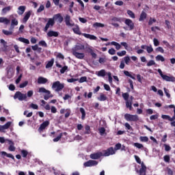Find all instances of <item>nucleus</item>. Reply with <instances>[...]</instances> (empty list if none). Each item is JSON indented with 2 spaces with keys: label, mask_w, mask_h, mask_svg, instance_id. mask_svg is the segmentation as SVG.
<instances>
[{
  "label": "nucleus",
  "mask_w": 175,
  "mask_h": 175,
  "mask_svg": "<svg viewBox=\"0 0 175 175\" xmlns=\"http://www.w3.org/2000/svg\"><path fill=\"white\" fill-rule=\"evenodd\" d=\"M116 154V150L114 148L110 147L107 150L104 151V157H109V155H114Z\"/></svg>",
  "instance_id": "10"
},
{
  "label": "nucleus",
  "mask_w": 175,
  "mask_h": 175,
  "mask_svg": "<svg viewBox=\"0 0 175 175\" xmlns=\"http://www.w3.org/2000/svg\"><path fill=\"white\" fill-rule=\"evenodd\" d=\"M156 61H161V62H165V57L161 55H158L156 56Z\"/></svg>",
  "instance_id": "39"
},
{
  "label": "nucleus",
  "mask_w": 175,
  "mask_h": 175,
  "mask_svg": "<svg viewBox=\"0 0 175 175\" xmlns=\"http://www.w3.org/2000/svg\"><path fill=\"white\" fill-rule=\"evenodd\" d=\"M49 80L46 78L43 77H39L38 79V84H46Z\"/></svg>",
  "instance_id": "23"
},
{
  "label": "nucleus",
  "mask_w": 175,
  "mask_h": 175,
  "mask_svg": "<svg viewBox=\"0 0 175 175\" xmlns=\"http://www.w3.org/2000/svg\"><path fill=\"white\" fill-rule=\"evenodd\" d=\"M62 137V134H59L56 138L53 139V142L55 143H57V142H59V140H61Z\"/></svg>",
  "instance_id": "56"
},
{
  "label": "nucleus",
  "mask_w": 175,
  "mask_h": 175,
  "mask_svg": "<svg viewBox=\"0 0 175 175\" xmlns=\"http://www.w3.org/2000/svg\"><path fill=\"white\" fill-rule=\"evenodd\" d=\"M108 53L109 54H110L111 55H114V54H116V51L114 49H110L109 51H108Z\"/></svg>",
  "instance_id": "63"
},
{
  "label": "nucleus",
  "mask_w": 175,
  "mask_h": 175,
  "mask_svg": "<svg viewBox=\"0 0 175 175\" xmlns=\"http://www.w3.org/2000/svg\"><path fill=\"white\" fill-rule=\"evenodd\" d=\"M93 27H98L99 28H103L105 27V24L100 23H95L93 25Z\"/></svg>",
  "instance_id": "42"
},
{
  "label": "nucleus",
  "mask_w": 175,
  "mask_h": 175,
  "mask_svg": "<svg viewBox=\"0 0 175 175\" xmlns=\"http://www.w3.org/2000/svg\"><path fill=\"white\" fill-rule=\"evenodd\" d=\"M134 158L136 161V162L137 163H139V165L141 164L142 165V160L140 159V157H139V156L137 155H134Z\"/></svg>",
  "instance_id": "55"
},
{
  "label": "nucleus",
  "mask_w": 175,
  "mask_h": 175,
  "mask_svg": "<svg viewBox=\"0 0 175 175\" xmlns=\"http://www.w3.org/2000/svg\"><path fill=\"white\" fill-rule=\"evenodd\" d=\"M124 120H126V121L137 122V121H139V116L137 115H131L130 113H126L124 114Z\"/></svg>",
  "instance_id": "4"
},
{
  "label": "nucleus",
  "mask_w": 175,
  "mask_h": 175,
  "mask_svg": "<svg viewBox=\"0 0 175 175\" xmlns=\"http://www.w3.org/2000/svg\"><path fill=\"white\" fill-rule=\"evenodd\" d=\"M98 100H100V102H105V100H107V96L101 93L100 97L98 98Z\"/></svg>",
  "instance_id": "31"
},
{
  "label": "nucleus",
  "mask_w": 175,
  "mask_h": 175,
  "mask_svg": "<svg viewBox=\"0 0 175 175\" xmlns=\"http://www.w3.org/2000/svg\"><path fill=\"white\" fill-rule=\"evenodd\" d=\"M99 131V133L100 135V136H103L105 135V133H106V129H105V127H101L98 129Z\"/></svg>",
  "instance_id": "41"
},
{
  "label": "nucleus",
  "mask_w": 175,
  "mask_h": 175,
  "mask_svg": "<svg viewBox=\"0 0 175 175\" xmlns=\"http://www.w3.org/2000/svg\"><path fill=\"white\" fill-rule=\"evenodd\" d=\"M72 31L77 35H83V33H81V31H80V27H79V26L77 25L76 26V27L72 28Z\"/></svg>",
  "instance_id": "30"
},
{
  "label": "nucleus",
  "mask_w": 175,
  "mask_h": 175,
  "mask_svg": "<svg viewBox=\"0 0 175 175\" xmlns=\"http://www.w3.org/2000/svg\"><path fill=\"white\" fill-rule=\"evenodd\" d=\"M127 14H129V16L131 17V18H135V13H133L132 10H127Z\"/></svg>",
  "instance_id": "46"
},
{
  "label": "nucleus",
  "mask_w": 175,
  "mask_h": 175,
  "mask_svg": "<svg viewBox=\"0 0 175 175\" xmlns=\"http://www.w3.org/2000/svg\"><path fill=\"white\" fill-rule=\"evenodd\" d=\"M53 65H54V58H52L50 61L47 62V64L45 66V68L46 69L53 68Z\"/></svg>",
  "instance_id": "26"
},
{
  "label": "nucleus",
  "mask_w": 175,
  "mask_h": 175,
  "mask_svg": "<svg viewBox=\"0 0 175 175\" xmlns=\"http://www.w3.org/2000/svg\"><path fill=\"white\" fill-rule=\"evenodd\" d=\"M1 155H4L7 157L8 158H11V159H13V161H15L16 159H14V156L10 153H7L6 152H1Z\"/></svg>",
  "instance_id": "28"
},
{
  "label": "nucleus",
  "mask_w": 175,
  "mask_h": 175,
  "mask_svg": "<svg viewBox=\"0 0 175 175\" xmlns=\"http://www.w3.org/2000/svg\"><path fill=\"white\" fill-rule=\"evenodd\" d=\"M153 23H157V19L150 18L149 22H148V25H152Z\"/></svg>",
  "instance_id": "59"
},
{
  "label": "nucleus",
  "mask_w": 175,
  "mask_h": 175,
  "mask_svg": "<svg viewBox=\"0 0 175 175\" xmlns=\"http://www.w3.org/2000/svg\"><path fill=\"white\" fill-rule=\"evenodd\" d=\"M124 24L129 27V31H132L135 29V23H133V21L129 18H126L124 21Z\"/></svg>",
  "instance_id": "11"
},
{
  "label": "nucleus",
  "mask_w": 175,
  "mask_h": 175,
  "mask_svg": "<svg viewBox=\"0 0 175 175\" xmlns=\"http://www.w3.org/2000/svg\"><path fill=\"white\" fill-rule=\"evenodd\" d=\"M102 155H103L102 152L93 153L90 154V158L91 159H99Z\"/></svg>",
  "instance_id": "17"
},
{
  "label": "nucleus",
  "mask_w": 175,
  "mask_h": 175,
  "mask_svg": "<svg viewBox=\"0 0 175 175\" xmlns=\"http://www.w3.org/2000/svg\"><path fill=\"white\" fill-rule=\"evenodd\" d=\"M122 21H124V19L121 17L113 16L111 18V24L113 27H115V28L120 27V24L116 23H122Z\"/></svg>",
  "instance_id": "5"
},
{
  "label": "nucleus",
  "mask_w": 175,
  "mask_h": 175,
  "mask_svg": "<svg viewBox=\"0 0 175 175\" xmlns=\"http://www.w3.org/2000/svg\"><path fill=\"white\" fill-rule=\"evenodd\" d=\"M139 140H140V142H148V137H147V136H141L140 137H139Z\"/></svg>",
  "instance_id": "44"
},
{
  "label": "nucleus",
  "mask_w": 175,
  "mask_h": 175,
  "mask_svg": "<svg viewBox=\"0 0 175 175\" xmlns=\"http://www.w3.org/2000/svg\"><path fill=\"white\" fill-rule=\"evenodd\" d=\"M146 171H147V167L146 166V165H144V162H142L141 168L139 169V175L146 174Z\"/></svg>",
  "instance_id": "15"
},
{
  "label": "nucleus",
  "mask_w": 175,
  "mask_h": 175,
  "mask_svg": "<svg viewBox=\"0 0 175 175\" xmlns=\"http://www.w3.org/2000/svg\"><path fill=\"white\" fill-rule=\"evenodd\" d=\"M49 125H50V122L49 121H44V122H42L40 126L39 129L40 131H43L44 129H46V126H49Z\"/></svg>",
  "instance_id": "21"
},
{
  "label": "nucleus",
  "mask_w": 175,
  "mask_h": 175,
  "mask_svg": "<svg viewBox=\"0 0 175 175\" xmlns=\"http://www.w3.org/2000/svg\"><path fill=\"white\" fill-rule=\"evenodd\" d=\"M11 25L13 27V25H18V21H17L16 18H14L11 21Z\"/></svg>",
  "instance_id": "53"
},
{
  "label": "nucleus",
  "mask_w": 175,
  "mask_h": 175,
  "mask_svg": "<svg viewBox=\"0 0 175 175\" xmlns=\"http://www.w3.org/2000/svg\"><path fill=\"white\" fill-rule=\"evenodd\" d=\"M163 159H164V161L166 162L167 163H169L170 162V156L169 155H165L163 157Z\"/></svg>",
  "instance_id": "50"
},
{
  "label": "nucleus",
  "mask_w": 175,
  "mask_h": 175,
  "mask_svg": "<svg viewBox=\"0 0 175 175\" xmlns=\"http://www.w3.org/2000/svg\"><path fill=\"white\" fill-rule=\"evenodd\" d=\"M80 50H84V45L81 44H77L74 49H72V51H79Z\"/></svg>",
  "instance_id": "24"
},
{
  "label": "nucleus",
  "mask_w": 175,
  "mask_h": 175,
  "mask_svg": "<svg viewBox=\"0 0 175 175\" xmlns=\"http://www.w3.org/2000/svg\"><path fill=\"white\" fill-rule=\"evenodd\" d=\"M53 21L56 23H59V24H62V21H64V16L61 14V13L56 14L53 16Z\"/></svg>",
  "instance_id": "8"
},
{
  "label": "nucleus",
  "mask_w": 175,
  "mask_h": 175,
  "mask_svg": "<svg viewBox=\"0 0 175 175\" xmlns=\"http://www.w3.org/2000/svg\"><path fill=\"white\" fill-rule=\"evenodd\" d=\"M14 99H18V100H27V94H23L21 92L18 91L14 95Z\"/></svg>",
  "instance_id": "6"
},
{
  "label": "nucleus",
  "mask_w": 175,
  "mask_h": 175,
  "mask_svg": "<svg viewBox=\"0 0 175 175\" xmlns=\"http://www.w3.org/2000/svg\"><path fill=\"white\" fill-rule=\"evenodd\" d=\"M21 154L23 158H27V156L28 155V151L26 150H22Z\"/></svg>",
  "instance_id": "49"
},
{
  "label": "nucleus",
  "mask_w": 175,
  "mask_h": 175,
  "mask_svg": "<svg viewBox=\"0 0 175 175\" xmlns=\"http://www.w3.org/2000/svg\"><path fill=\"white\" fill-rule=\"evenodd\" d=\"M18 40L19 42H21L22 43H25L26 44H29V40H28L27 38L20 37V38H18Z\"/></svg>",
  "instance_id": "32"
},
{
  "label": "nucleus",
  "mask_w": 175,
  "mask_h": 175,
  "mask_svg": "<svg viewBox=\"0 0 175 175\" xmlns=\"http://www.w3.org/2000/svg\"><path fill=\"white\" fill-rule=\"evenodd\" d=\"M152 65H155V62L154 60H150L147 63V66H152Z\"/></svg>",
  "instance_id": "64"
},
{
  "label": "nucleus",
  "mask_w": 175,
  "mask_h": 175,
  "mask_svg": "<svg viewBox=\"0 0 175 175\" xmlns=\"http://www.w3.org/2000/svg\"><path fill=\"white\" fill-rule=\"evenodd\" d=\"M10 10H12V7L8 6V7L3 8L1 12H2L3 14H6V12H10Z\"/></svg>",
  "instance_id": "37"
},
{
  "label": "nucleus",
  "mask_w": 175,
  "mask_h": 175,
  "mask_svg": "<svg viewBox=\"0 0 175 175\" xmlns=\"http://www.w3.org/2000/svg\"><path fill=\"white\" fill-rule=\"evenodd\" d=\"M80 112L81 113V120H85V109L84 108L81 107L79 109Z\"/></svg>",
  "instance_id": "36"
},
{
  "label": "nucleus",
  "mask_w": 175,
  "mask_h": 175,
  "mask_svg": "<svg viewBox=\"0 0 175 175\" xmlns=\"http://www.w3.org/2000/svg\"><path fill=\"white\" fill-rule=\"evenodd\" d=\"M59 35V33H58V31H55L53 30H50L48 31V33H46V36L47 38H58Z\"/></svg>",
  "instance_id": "12"
},
{
  "label": "nucleus",
  "mask_w": 175,
  "mask_h": 175,
  "mask_svg": "<svg viewBox=\"0 0 175 175\" xmlns=\"http://www.w3.org/2000/svg\"><path fill=\"white\" fill-rule=\"evenodd\" d=\"M67 70H68V66H64L62 68V69H60V73L62 75H64V73H65Z\"/></svg>",
  "instance_id": "48"
},
{
  "label": "nucleus",
  "mask_w": 175,
  "mask_h": 175,
  "mask_svg": "<svg viewBox=\"0 0 175 175\" xmlns=\"http://www.w3.org/2000/svg\"><path fill=\"white\" fill-rule=\"evenodd\" d=\"M122 98L126 101V109H129V110H132L133 107L132 105L133 103V96H131L129 99V93L126 92L122 94Z\"/></svg>",
  "instance_id": "1"
},
{
  "label": "nucleus",
  "mask_w": 175,
  "mask_h": 175,
  "mask_svg": "<svg viewBox=\"0 0 175 175\" xmlns=\"http://www.w3.org/2000/svg\"><path fill=\"white\" fill-rule=\"evenodd\" d=\"M163 146L165 147V151L169 152V151H170V150H172V147H170V145H167V144H165Z\"/></svg>",
  "instance_id": "61"
},
{
  "label": "nucleus",
  "mask_w": 175,
  "mask_h": 175,
  "mask_svg": "<svg viewBox=\"0 0 175 175\" xmlns=\"http://www.w3.org/2000/svg\"><path fill=\"white\" fill-rule=\"evenodd\" d=\"M54 24H55V22L53 18H49L48 22L46 23L45 27L44 28V32H47V31H49V28L54 27Z\"/></svg>",
  "instance_id": "7"
},
{
  "label": "nucleus",
  "mask_w": 175,
  "mask_h": 175,
  "mask_svg": "<svg viewBox=\"0 0 175 175\" xmlns=\"http://www.w3.org/2000/svg\"><path fill=\"white\" fill-rule=\"evenodd\" d=\"M38 92H40V94H45L44 95V100H49V99H50V98H53L54 96V95H53V94H51V92H50V90H47L44 88H40Z\"/></svg>",
  "instance_id": "2"
},
{
  "label": "nucleus",
  "mask_w": 175,
  "mask_h": 175,
  "mask_svg": "<svg viewBox=\"0 0 175 175\" xmlns=\"http://www.w3.org/2000/svg\"><path fill=\"white\" fill-rule=\"evenodd\" d=\"M64 88H65V84L61 83L59 81L53 82L52 85V90H55L56 92H59V91H62Z\"/></svg>",
  "instance_id": "3"
},
{
  "label": "nucleus",
  "mask_w": 175,
  "mask_h": 175,
  "mask_svg": "<svg viewBox=\"0 0 175 175\" xmlns=\"http://www.w3.org/2000/svg\"><path fill=\"white\" fill-rule=\"evenodd\" d=\"M163 80H165V81H171L172 83H174L175 81V77L173 76L169 77L166 75H164L163 77H161Z\"/></svg>",
  "instance_id": "13"
},
{
  "label": "nucleus",
  "mask_w": 175,
  "mask_h": 175,
  "mask_svg": "<svg viewBox=\"0 0 175 175\" xmlns=\"http://www.w3.org/2000/svg\"><path fill=\"white\" fill-rule=\"evenodd\" d=\"M111 44L112 46H116V50H120L121 49V44H120L118 42H115V41H112L111 42Z\"/></svg>",
  "instance_id": "35"
},
{
  "label": "nucleus",
  "mask_w": 175,
  "mask_h": 175,
  "mask_svg": "<svg viewBox=\"0 0 175 175\" xmlns=\"http://www.w3.org/2000/svg\"><path fill=\"white\" fill-rule=\"evenodd\" d=\"M97 76H98V77H105V76H106V70H101L98 71L97 73Z\"/></svg>",
  "instance_id": "34"
},
{
  "label": "nucleus",
  "mask_w": 175,
  "mask_h": 175,
  "mask_svg": "<svg viewBox=\"0 0 175 175\" xmlns=\"http://www.w3.org/2000/svg\"><path fill=\"white\" fill-rule=\"evenodd\" d=\"M123 73L124 75H125V76H127V77H131V79H132L133 80H136V78L133 77V75H131L129 71L124 70Z\"/></svg>",
  "instance_id": "33"
},
{
  "label": "nucleus",
  "mask_w": 175,
  "mask_h": 175,
  "mask_svg": "<svg viewBox=\"0 0 175 175\" xmlns=\"http://www.w3.org/2000/svg\"><path fill=\"white\" fill-rule=\"evenodd\" d=\"M164 90V93L165 94L166 96L168 98V99H170V94H169L170 91L168 89H167L166 88H163Z\"/></svg>",
  "instance_id": "47"
},
{
  "label": "nucleus",
  "mask_w": 175,
  "mask_h": 175,
  "mask_svg": "<svg viewBox=\"0 0 175 175\" xmlns=\"http://www.w3.org/2000/svg\"><path fill=\"white\" fill-rule=\"evenodd\" d=\"M121 147H122L121 144H120V143L116 144L115 145V148H114L115 151H117V150H121Z\"/></svg>",
  "instance_id": "57"
},
{
  "label": "nucleus",
  "mask_w": 175,
  "mask_h": 175,
  "mask_svg": "<svg viewBox=\"0 0 175 175\" xmlns=\"http://www.w3.org/2000/svg\"><path fill=\"white\" fill-rule=\"evenodd\" d=\"M18 9L19 10V12H18V14H24V12H25L26 7L25 5H21L18 7Z\"/></svg>",
  "instance_id": "29"
},
{
  "label": "nucleus",
  "mask_w": 175,
  "mask_h": 175,
  "mask_svg": "<svg viewBox=\"0 0 175 175\" xmlns=\"http://www.w3.org/2000/svg\"><path fill=\"white\" fill-rule=\"evenodd\" d=\"M0 43L1 44V49L3 50V51H7L8 50V42L6 41H5V40L3 39H1L0 40Z\"/></svg>",
  "instance_id": "16"
},
{
  "label": "nucleus",
  "mask_w": 175,
  "mask_h": 175,
  "mask_svg": "<svg viewBox=\"0 0 175 175\" xmlns=\"http://www.w3.org/2000/svg\"><path fill=\"white\" fill-rule=\"evenodd\" d=\"M9 145H10L8 148L9 151H16V147H14V142H13V141L10 140Z\"/></svg>",
  "instance_id": "27"
},
{
  "label": "nucleus",
  "mask_w": 175,
  "mask_h": 175,
  "mask_svg": "<svg viewBox=\"0 0 175 175\" xmlns=\"http://www.w3.org/2000/svg\"><path fill=\"white\" fill-rule=\"evenodd\" d=\"M0 23H5V24H9L10 23V20L7 18L0 17Z\"/></svg>",
  "instance_id": "38"
},
{
  "label": "nucleus",
  "mask_w": 175,
  "mask_h": 175,
  "mask_svg": "<svg viewBox=\"0 0 175 175\" xmlns=\"http://www.w3.org/2000/svg\"><path fill=\"white\" fill-rule=\"evenodd\" d=\"M98 161L95 160H89L83 163L85 167H91L92 166H96Z\"/></svg>",
  "instance_id": "9"
},
{
  "label": "nucleus",
  "mask_w": 175,
  "mask_h": 175,
  "mask_svg": "<svg viewBox=\"0 0 175 175\" xmlns=\"http://www.w3.org/2000/svg\"><path fill=\"white\" fill-rule=\"evenodd\" d=\"M10 125H12V122H8L4 125H0V132H3V131L6 129H9V128H10Z\"/></svg>",
  "instance_id": "14"
},
{
  "label": "nucleus",
  "mask_w": 175,
  "mask_h": 175,
  "mask_svg": "<svg viewBox=\"0 0 175 175\" xmlns=\"http://www.w3.org/2000/svg\"><path fill=\"white\" fill-rule=\"evenodd\" d=\"M85 81H87V77H81L79 80V83H85Z\"/></svg>",
  "instance_id": "58"
},
{
  "label": "nucleus",
  "mask_w": 175,
  "mask_h": 175,
  "mask_svg": "<svg viewBox=\"0 0 175 175\" xmlns=\"http://www.w3.org/2000/svg\"><path fill=\"white\" fill-rule=\"evenodd\" d=\"M28 85V81H25V82L21 83L19 85V88H25Z\"/></svg>",
  "instance_id": "43"
},
{
  "label": "nucleus",
  "mask_w": 175,
  "mask_h": 175,
  "mask_svg": "<svg viewBox=\"0 0 175 175\" xmlns=\"http://www.w3.org/2000/svg\"><path fill=\"white\" fill-rule=\"evenodd\" d=\"M124 59L126 65H129V62H131V57H129V56H126Z\"/></svg>",
  "instance_id": "52"
},
{
  "label": "nucleus",
  "mask_w": 175,
  "mask_h": 175,
  "mask_svg": "<svg viewBox=\"0 0 175 175\" xmlns=\"http://www.w3.org/2000/svg\"><path fill=\"white\" fill-rule=\"evenodd\" d=\"M146 51H147V53H148V54H150L154 51V49H152V46H151V45L148 46L146 48Z\"/></svg>",
  "instance_id": "54"
},
{
  "label": "nucleus",
  "mask_w": 175,
  "mask_h": 175,
  "mask_svg": "<svg viewBox=\"0 0 175 175\" xmlns=\"http://www.w3.org/2000/svg\"><path fill=\"white\" fill-rule=\"evenodd\" d=\"M81 135H91V127L90 125L85 126V131L81 133Z\"/></svg>",
  "instance_id": "22"
},
{
  "label": "nucleus",
  "mask_w": 175,
  "mask_h": 175,
  "mask_svg": "<svg viewBox=\"0 0 175 175\" xmlns=\"http://www.w3.org/2000/svg\"><path fill=\"white\" fill-rule=\"evenodd\" d=\"M65 23H66V25H68V27H73V25H75V24L70 23V15H66Z\"/></svg>",
  "instance_id": "20"
},
{
  "label": "nucleus",
  "mask_w": 175,
  "mask_h": 175,
  "mask_svg": "<svg viewBox=\"0 0 175 175\" xmlns=\"http://www.w3.org/2000/svg\"><path fill=\"white\" fill-rule=\"evenodd\" d=\"M146 18H147V13H146V12L142 11L139 18V21H144V20H146Z\"/></svg>",
  "instance_id": "25"
},
{
  "label": "nucleus",
  "mask_w": 175,
  "mask_h": 175,
  "mask_svg": "<svg viewBox=\"0 0 175 175\" xmlns=\"http://www.w3.org/2000/svg\"><path fill=\"white\" fill-rule=\"evenodd\" d=\"M39 46H42V47H47V43L44 40H41L38 42Z\"/></svg>",
  "instance_id": "45"
},
{
  "label": "nucleus",
  "mask_w": 175,
  "mask_h": 175,
  "mask_svg": "<svg viewBox=\"0 0 175 175\" xmlns=\"http://www.w3.org/2000/svg\"><path fill=\"white\" fill-rule=\"evenodd\" d=\"M72 55H75V57L79 59H83L84 58V53H78L76 51H72Z\"/></svg>",
  "instance_id": "19"
},
{
  "label": "nucleus",
  "mask_w": 175,
  "mask_h": 175,
  "mask_svg": "<svg viewBox=\"0 0 175 175\" xmlns=\"http://www.w3.org/2000/svg\"><path fill=\"white\" fill-rule=\"evenodd\" d=\"M33 96V90H29L27 92V98H32V96Z\"/></svg>",
  "instance_id": "60"
},
{
  "label": "nucleus",
  "mask_w": 175,
  "mask_h": 175,
  "mask_svg": "<svg viewBox=\"0 0 175 175\" xmlns=\"http://www.w3.org/2000/svg\"><path fill=\"white\" fill-rule=\"evenodd\" d=\"M134 146H135V147H137V148H144V146H143V144H139V143H135L134 144Z\"/></svg>",
  "instance_id": "62"
},
{
  "label": "nucleus",
  "mask_w": 175,
  "mask_h": 175,
  "mask_svg": "<svg viewBox=\"0 0 175 175\" xmlns=\"http://www.w3.org/2000/svg\"><path fill=\"white\" fill-rule=\"evenodd\" d=\"M2 32L6 36H10V35H13V31H8V30H5V29H3Z\"/></svg>",
  "instance_id": "40"
},
{
  "label": "nucleus",
  "mask_w": 175,
  "mask_h": 175,
  "mask_svg": "<svg viewBox=\"0 0 175 175\" xmlns=\"http://www.w3.org/2000/svg\"><path fill=\"white\" fill-rule=\"evenodd\" d=\"M32 13V11H28L25 13V15L23 19V23L25 24L28 20H29V17H31V14Z\"/></svg>",
  "instance_id": "18"
},
{
  "label": "nucleus",
  "mask_w": 175,
  "mask_h": 175,
  "mask_svg": "<svg viewBox=\"0 0 175 175\" xmlns=\"http://www.w3.org/2000/svg\"><path fill=\"white\" fill-rule=\"evenodd\" d=\"M117 55H118V57H124V55H126V51H122L121 52H118Z\"/></svg>",
  "instance_id": "51"
}]
</instances>
